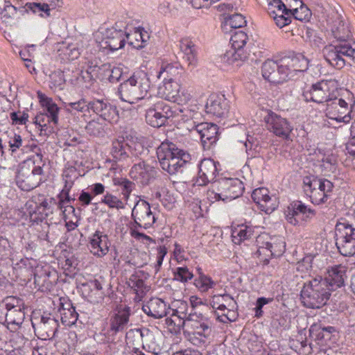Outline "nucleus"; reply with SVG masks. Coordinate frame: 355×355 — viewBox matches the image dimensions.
Returning <instances> with one entry per match:
<instances>
[{
	"label": "nucleus",
	"instance_id": "nucleus-1",
	"mask_svg": "<svg viewBox=\"0 0 355 355\" xmlns=\"http://www.w3.org/2000/svg\"><path fill=\"white\" fill-rule=\"evenodd\" d=\"M326 21L327 31L340 43L325 46L322 54L329 64L340 69L345 65V58L355 59V42L348 41L352 36L349 24L337 11L333 10L328 14Z\"/></svg>",
	"mask_w": 355,
	"mask_h": 355
},
{
	"label": "nucleus",
	"instance_id": "nucleus-2",
	"mask_svg": "<svg viewBox=\"0 0 355 355\" xmlns=\"http://www.w3.org/2000/svg\"><path fill=\"white\" fill-rule=\"evenodd\" d=\"M150 88V80L148 73L139 71L120 85L118 93L122 101L130 104L139 100H143L144 103Z\"/></svg>",
	"mask_w": 355,
	"mask_h": 355
},
{
	"label": "nucleus",
	"instance_id": "nucleus-3",
	"mask_svg": "<svg viewBox=\"0 0 355 355\" xmlns=\"http://www.w3.org/2000/svg\"><path fill=\"white\" fill-rule=\"evenodd\" d=\"M331 292L319 276L304 284L301 291V300L306 308L320 309L327 303Z\"/></svg>",
	"mask_w": 355,
	"mask_h": 355
},
{
	"label": "nucleus",
	"instance_id": "nucleus-4",
	"mask_svg": "<svg viewBox=\"0 0 355 355\" xmlns=\"http://www.w3.org/2000/svg\"><path fill=\"white\" fill-rule=\"evenodd\" d=\"M243 182L239 179L220 178L211 184L207 191L208 199L213 201L235 199L243 194Z\"/></svg>",
	"mask_w": 355,
	"mask_h": 355
},
{
	"label": "nucleus",
	"instance_id": "nucleus-5",
	"mask_svg": "<svg viewBox=\"0 0 355 355\" xmlns=\"http://www.w3.org/2000/svg\"><path fill=\"white\" fill-rule=\"evenodd\" d=\"M302 95L306 102L326 103L327 105L333 98H336V95H338V82L332 79L321 80L304 91Z\"/></svg>",
	"mask_w": 355,
	"mask_h": 355
},
{
	"label": "nucleus",
	"instance_id": "nucleus-6",
	"mask_svg": "<svg viewBox=\"0 0 355 355\" xmlns=\"http://www.w3.org/2000/svg\"><path fill=\"white\" fill-rule=\"evenodd\" d=\"M336 245L339 252L345 257L355 254V228L346 223H338L336 226Z\"/></svg>",
	"mask_w": 355,
	"mask_h": 355
},
{
	"label": "nucleus",
	"instance_id": "nucleus-7",
	"mask_svg": "<svg viewBox=\"0 0 355 355\" xmlns=\"http://www.w3.org/2000/svg\"><path fill=\"white\" fill-rule=\"evenodd\" d=\"M248 40L247 34L242 31H236L231 36L232 49L224 55V58L229 64L243 62L248 58L249 53L244 49ZM236 65L239 66V63H236Z\"/></svg>",
	"mask_w": 355,
	"mask_h": 355
},
{
	"label": "nucleus",
	"instance_id": "nucleus-8",
	"mask_svg": "<svg viewBox=\"0 0 355 355\" xmlns=\"http://www.w3.org/2000/svg\"><path fill=\"white\" fill-rule=\"evenodd\" d=\"M44 165V162L42 166H37L32 169L26 165L21 166L16 176L18 187L23 191H31L37 187L41 181Z\"/></svg>",
	"mask_w": 355,
	"mask_h": 355
},
{
	"label": "nucleus",
	"instance_id": "nucleus-9",
	"mask_svg": "<svg viewBox=\"0 0 355 355\" xmlns=\"http://www.w3.org/2000/svg\"><path fill=\"white\" fill-rule=\"evenodd\" d=\"M193 125L188 129L191 132H196L200 137L202 147L205 150H209L216 143L218 139V127L217 125L210 123H200L196 124L192 121Z\"/></svg>",
	"mask_w": 355,
	"mask_h": 355
},
{
	"label": "nucleus",
	"instance_id": "nucleus-10",
	"mask_svg": "<svg viewBox=\"0 0 355 355\" xmlns=\"http://www.w3.org/2000/svg\"><path fill=\"white\" fill-rule=\"evenodd\" d=\"M268 130L274 135L283 139H288L293 127L286 119L269 110L264 117Z\"/></svg>",
	"mask_w": 355,
	"mask_h": 355
},
{
	"label": "nucleus",
	"instance_id": "nucleus-11",
	"mask_svg": "<svg viewBox=\"0 0 355 355\" xmlns=\"http://www.w3.org/2000/svg\"><path fill=\"white\" fill-rule=\"evenodd\" d=\"M132 216L135 227L144 229L152 227L156 220L155 216L152 212L149 203L145 200L139 201L136 203L132 210Z\"/></svg>",
	"mask_w": 355,
	"mask_h": 355
},
{
	"label": "nucleus",
	"instance_id": "nucleus-12",
	"mask_svg": "<svg viewBox=\"0 0 355 355\" xmlns=\"http://www.w3.org/2000/svg\"><path fill=\"white\" fill-rule=\"evenodd\" d=\"M285 214L287 221L296 225L298 224L299 220H307L312 218L315 216V211L307 207L301 201H294L287 207Z\"/></svg>",
	"mask_w": 355,
	"mask_h": 355
},
{
	"label": "nucleus",
	"instance_id": "nucleus-13",
	"mask_svg": "<svg viewBox=\"0 0 355 355\" xmlns=\"http://www.w3.org/2000/svg\"><path fill=\"white\" fill-rule=\"evenodd\" d=\"M326 111L327 115L336 121L346 123L351 119L348 103L345 100L338 98V95H336V98H333L329 103H327Z\"/></svg>",
	"mask_w": 355,
	"mask_h": 355
},
{
	"label": "nucleus",
	"instance_id": "nucleus-14",
	"mask_svg": "<svg viewBox=\"0 0 355 355\" xmlns=\"http://www.w3.org/2000/svg\"><path fill=\"white\" fill-rule=\"evenodd\" d=\"M230 110L229 101L222 94L213 93L209 95L205 105V111L218 118L225 117Z\"/></svg>",
	"mask_w": 355,
	"mask_h": 355
},
{
	"label": "nucleus",
	"instance_id": "nucleus-15",
	"mask_svg": "<svg viewBox=\"0 0 355 355\" xmlns=\"http://www.w3.org/2000/svg\"><path fill=\"white\" fill-rule=\"evenodd\" d=\"M347 268L342 264L335 265L329 267L327 270L326 276L322 281L325 282L331 291L345 286V282L347 279Z\"/></svg>",
	"mask_w": 355,
	"mask_h": 355
},
{
	"label": "nucleus",
	"instance_id": "nucleus-16",
	"mask_svg": "<svg viewBox=\"0 0 355 355\" xmlns=\"http://www.w3.org/2000/svg\"><path fill=\"white\" fill-rule=\"evenodd\" d=\"M180 91L181 85L178 81H162V84L158 87L159 95L165 100L176 102L190 99V94L184 91L182 92V98Z\"/></svg>",
	"mask_w": 355,
	"mask_h": 355
},
{
	"label": "nucleus",
	"instance_id": "nucleus-17",
	"mask_svg": "<svg viewBox=\"0 0 355 355\" xmlns=\"http://www.w3.org/2000/svg\"><path fill=\"white\" fill-rule=\"evenodd\" d=\"M252 198L258 205L259 209L266 214L272 213L279 205L277 196H269V191L264 187L254 189L252 193Z\"/></svg>",
	"mask_w": 355,
	"mask_h": 355
},
{
	"label": "nucleus",
	"instance_id": "nucleus-18",
	"mask_svg": "<svg viewBox=\"0 0 355 355\" xmlns=\"http://www.w3.org/2000/svg\"><path fill=\"white\" fill-rule=\"evenodd\" d=\"M130 307L121 305L118 307L115 313L110 319L109 333L114 336L118 333H123L128 327L130 316Z\"/></svg>",
	"mask_w": 355,
	"mask_h": 355
},
{
	"label": "nucleus",
	"instance_id": "nucleus-19",
	"mask_svg": "<svg viewBox=\"0 0 355 355\" xmlns=\"http://www.w3.org/2000/svg\"><path fill=\"white\" fill-rule=\"evenodd\" d=\"M32 326L42 339L53 338L58 329V322L53 317L42 315L39 321L32 320Z\"/></svg>",
	"mask_w": 355,
	"mask_h": 355
},
{
	"label": "nucleus",
	"instance_id": "nucleus-20",
	"mask_svg": "<svg viewBox=\"0 0 355 355\" xmlns=\"http://www.w3.org/2000/svg\"><path fill=\"white\" fill-rule=\"evenodd\" d=\"M156 175V169L144 161L135 164L130 171L131 178L141 185L148 184Z\"/></svg>",
	"mask_w": 355,
	"mask_h": 355
},
{
	"label": "nucleus",
	"instance_id": "nucleus-21",
	"mask_svg": "<svg viewBox=\"0 0 355 355\" xmlns=\"http://www.w3.org/2000/svg\"><path fill=\"white\" fill-rule=\"evenodd\" d=\"M120 28L121 26L118 23H116L115 26L106 31V47L112 51L123 48L125 45V38L128 40L130 39V34Z\"/></svg>",
	"mask_w": 355,
	"mask_h": 355
},
{
	"label": "nucleus",
	"instance_id": "nucleus-22",
	"mask_svg": "<svg viewBox=\"0 0 355 355\" xmlns=\"http://www.w3.org/2000/svg\"><path fill=\"white\" fill-rule=\"evenodd\" d=\"M283 68H288V73L291 78L293 73L305 71L309 67V60L302 53H293L281 58Z\"/></svg>",
	"mask_w": 355,
	"mask_h": 355
},
{
	"label": "nucleus",
	"instance_id": "nucleus-23",
	"mask_svg": "<svg viewBox=\"0 0 355 355\" xmlns=\"http://www.w3.org/2000/svg\"><path fill=\"white\" fill-rule=\"evenodd\" d=\"M218 168L216 162L211 159H204L199 165L198 177L196 183L199 186H204L215 181Z\"/></svg>",
	"mask_w": 355,
	"mask_h": 355
},
{
	"label": "nucleus",
	"instance_id": "nucleus-24",
	"mask_svg": "<svg viewBox=\"0 0 355 355\" xmlns=\"http://www.w3.org/2000/svg\"><path fill=\"white\" fill-rule=\"evenodd\" d=\"M178 57L186 63L188 67L193 68L197 64L196 48L194 43L189 38H182L179 41Z\"/></svg>",
	"mask_w": 355,
	"mask_h": 355
},
{
	"label": "nucleus",
	"instance_id": "nucleus-25",
	"mask_svg": "<svg viewBox=\"0 0 355 355\" xmlns=\"http://www.w3.org/2000/svg\"><path fill=\"white\" fill-rule=\"evenodd\" d=\"M107 243V236L103 234L101 232L96 231L90 239V252L95 256L102 257L108 252L109 247Z\"/></svg>",
	"mask_w": 355,
	"mask_h": 355
},
{
	"label": "nucleus",
	"instance_id": "nucleus-26",
	"mask_svg": "<svg viewBox=\"0 0 355 355\" xmlns=\"http://www.w3.org/2000/svg\"><path fill=\"white\" fill-rule=\"evenodd\" d=\"M142 310L148 315L159 319L167 315L169 308H167L166 304L162 300L154 298L151 299L146 305H144Z\"/></svg>",
	"mask_w": 355,
	"mask_h": 355
},
{
	"label": "nucleus",
	"instance_id": "nucleus-27",
	"mask_svg": "<svg viewBox=\"0 0 355 355\" xmlns=\"http://www.w3.org/2000/svg\"><path fill=\"white\" fill-rule=\"evenodd\" d=\"M191 160V155L181 149V152L171 161L161 162V167L163 170L173 175L179 171Z\"/></svg>",
	"mask_w": 355,
	"mask_h": 355
},
{
	"label": "nucleus",
	"instance_id": "nucleus-28",
	"mask_svg": "<svg viewBox=\"0 0 355 355\" xmlns=\"http://www.w3.org/2000/svg\"><path fill=\"white\" fill-rule=\"evenodd\" d=\"M144 105L148 107L155 112H158L162 115L168 119L173 118L175 114L171 107L166 103L163 99H160L157 96H149L145 99Z\"/></svg>",
	"mask_w": 355,
	"mask_h": 355
},
{
	"label": "nucleus",
	"instance_id": "nucleus-29",
	"mask_svg": "<svg viewBox=\"0 0 355 355\" xmlns=\"http://www.w3.org/2000/svg\"><path fill=\"white\" fill-rule=\"evenodd\" d=\"M26 206L30 209L29 214L35 221H42L49 213L52 212L51 207L46 200H42L40 205L33 200H29Z\"/></svg>",
	"mask_w": 355,
	"mask_h": 355
},
{
	"label": "nucleus",
	"instance_id": "nucleus-30",
	"mask_svg": "<svg viewBox=\"0 0 355 355\" xmlns=\"http://www.w3.org/2000/svg\"><path fill=\"white\" fill-rule=\"evenodd\" d=\"M181 152V149L178 148L176 144L170 141H164L157 149V155L159 164L161 162H168L173 159L178 153Z\"/></svg>",
	"mask_w": 355,
	"mask_h": 355
},
{
	"label": "nucleus",
	"instance_id": "nucleus-31",
	"mask_svg": "<svg viewBox=\"0 0 355 355\" xmlns=\"http://www.w3.org/2000/svg\"><path fill=\"white\" fill-rule=\"evenodd\" d=\"M38 98L42 107H44V113L47 114L54 124L58 122L59 107L53 101L52 98L47 97L45 94L38 92Z\"/></svg>",
	"mask_w": 355,
	"mask_h": 355
},
{
	"label": "nucleus",
	"instance_id": "nucleus-32",
	"mask_svg": "<svg viewBox=\"0 0 355 355\" xmlns=\"http://www.w3.org/2000/svg\"><path fill=\"white\" fill-rule=\"evenodd\" d=\"M335 331V328L331 326L324 327L321 323H313L309 328V334L311 338L318 341H327L330 338V335Z\"/></svg>",
	"mask_w": 355,
	"mask_h": 355
},
{
	"label": "nucleus",
	"instance_id": "nucleus-33",
	"mask_svg": "<svg viewBox=\"0 0 355 355\" xmlns=\"http://www.w3.org/2000/svg\"><path fill=\"white\" fill-rule=\"evenodd\" d=\"M130 148L123 139H116L112 141L110 153L114 161H123L129 157Z\"/></svg>",
	"mask_w": 355,
	"mask_h": 355
},
{
	"label": "nucleus",
	"instance_id": "nucleus-34",
	"mask_svg": "<svg viewBox=\"0 0 355 355\" xmlns=\"http://www.w3.org/2000/svg\"><path fill=\"white\" fill-rule=\"evenodd\" d=\"M181 68L178 64H166L162 65L157 78L162 81H176V78L180 74Z\"/></svg>",
	"mask_w": 355,
	"mask_h": 355
},
{
	"label": "nucleus",
	"instance_id": "nucleus-35",
	"mask_svg": "<svg viewBox=\"0 0 355 355\" xmlns=\"http://www.w3.org/2000/svg\"><path fill=\"white\" fill-rule=\"evenodd\" d=\"M62 323L65 326H71L74 324L78 318V314L75 307L69 302L62 305V308L60 309Z\"/></svg>",
	"mask_w": 355,
	"mask_h": 355
},
{
	"label": "nucleus",
	"instance_id": "nucleus-36",
	"mask_svg": "<svg viewBox=\"0 0 355 355\" xmlns=\"http://www.w3.org/2000/svg\"><path fill=\"white\" fill-rule=\"evenodd\" d=\"M58 55L64 61H71L77 59L80 55V49L74 44H62L58 49Z\"/></svg>",
	"mask_w": 355,
	"mask_h": 355
},
{
	"label": "nucleus",
	"instance_id": "nucleus-37",
	"mask_svg": "<svg viewBox=\"0 0 355 355\" xmlns=\"http://www.w3.org/2000/svg\"><path fill=\"white\" fill-rule=\"evenodd\" d=\"M211 305L213 309L225 311L227 309V306L234 309L235 302L229 295H214L211 302Z\"/></svg>",
	"mask_w": 355,
	"mask_h": 355
},
{
	"label": "nucleus",
	"instance_id": "nucleus-38",
	"mask_svg": "<svg viewBox=\"0 0 355 355\" xmlns=\"http://www.w3.org/2000/svg\"><path fill=\"white\" fill-rule=\"evenodd\" d=\"M246 24L245 17L238 13L229 15L225 17V21L223 24V28L227 32L228 28L236 29L241 28Z\"/></svg>",
	"mask_w": 355,
	"mask_h": 355
},
{
	"label": "nucleus",
	"instance_id": "nucleus-39",
	"mask_svg": "<svg viewBox=\"0 0 355 355\" xmlns=\"http://www.w3.org/2000/svg\"><path fill=\"white\" fill-rule=\"evenodd\" d=\"M146 107V121L148 124L154 128H159L166 124L167 118L163 116L158 112H155L148 107Z\"/></svg>",
	"mask_w": 355,
	"mask_h": 355
},
{
	"label": "nucleus",
	"instance_id": "nucleus-40",
	"mask_svg": "<svg viewBox=\"0 0 355 355\" xmlns=\"http://www.w3.org/2000/svg\"><path fill=\"white\" fill-rule=\"evenodd\" d=\"M15 14H17V8L11 4L5 6L3 10L0 11V28H3V26L10 24Z\"/></svg>",
	"mask_w": 355,
	"mask_h": 355
},
{
	"label": "nucleus",
	"instance_id": "nucleus-41",
	"mask_svg": "<svg viewBox=\"0 0 355 355\" xmlns=\"http://www.w3.org/2000/svg\"><path fill=\"white\" fill-rule=\"evenodd\" d=\"M282 65L284 64H282V60L280 58L278 64V67H278V70H275L272 73L268 80L269 82L278 84L291 78L288 73V68H283Z\"/></svg>",
	"mask_w": 355,
	"mask_h": 355
},
{
	"label": "nucleus",
	"instance_id": "nucleus-42",
	"mask_svg": "<svg viewBox=\"0 0 355 355\" xmlns=\"http://www.w3.org/2000/svg\"><path fill=\"white\" fill-rule=\"evenodd\" d=\"M26 6L33 13L38 14L41 17L46 18L51 16L46 3L28 2L26 3Z\"/></svg>",
	"mask_w": 355,
	"mask_h": 355
},
{
	"label": "nucleus",
	"instance_id": "nucleus-43",
	"mask_svg": "<svg viewBox=\"0 0 355 355\" xmlns=\"http://www.w3.org/2000/svg\"><path fill=\"white\" fill-rule=\"evenodd\" d=\"M24 309H15L7 310L6 313V320L8 322L20 324L25 318Z\"/></svg>",
	"mask_w": 355,
	"mask_h": 355
},
{
	"label": "nucleus",
	"instance_id": "nucleus-44",
	"mask_svg": "<svg viewBox=\"0 0 355 355\" xmlns=\"http://www.w3.org/2000/svg\"><path fill=\"white\" fill-rule=\"evenodd\" d=\"M99 116L105 121H107L110 123L116 122L119 119L118 111L116 107L107 103L106 102L102 113Z\"/></svg>",
	"mask_w": 355,
	"mask_h": 355
},
{
	"label": "nucleus",
	"instance_id": "nucleus-45",
	"mask_svg": "<svg viewBox=\"0 0 355 355\" xmlns=\"http://www.w3.org/2000/svg\"><path fill=\"white\" fill-rule=\"evenodd\" d=\"M144 334L140 329H133L126 333V340L132 346H139L142 344Z\"/></svg>",
	"mask_w": 355,
	"mask_h": 355
},
{
	"label": "nucleus",
	"instance_id": "nucleus-46",
	"mask_svg": "<svg viewBox=\"0 0 355 355\" xmlns=\"http://www.w3.org/2000/svg\"><path fill=\"white\" fill-rule=\"evenodd\" d=\"M194 284L201 292H206L212 288L215 283L211 277L200 272V276L195 279Z\"/></svg>",
	"mask_w": 355,
	"mask_h": 355
},
{
	"label": "nucleus",
	"instance_id": "nucleus-47",
	"mask_svg": "<svg viewBox=\"0 0 355 355\" xmlns=\"http://www.w3.org/2000/svg\"><path fill=\"white\" fill-rule=\"evenodd\" d=\"M173 279L186 283L193 277V274L187 266L178 267L173 272Z\"/></svg>",
	"mask_w": 355,
	"mask_h": 355
},
{
	"label": "nucleus",
	"instance_id": "nucleus-48",
	"mask_svg": "<svg viewBox=\"0 0 355 355\" xmlns=\"http://www.w3.org/2000/svg\"><path fill=\"white\" fill-rule=\"evenodd\" d=\"M67 110L69 112L76 111L78 112H85L89 111V102L82 98L76 102L64 103Z\"/></svg>",
	"mask_w": 355,
	"mask_h": 355
},
{
	"label": "nucleus",
	"instance_id": "nucleus-49",
	"mask_svg": "<svg viewBox=\"0 0 355 355\" xmlns=\"http://www.w3.org/2000/svg\"><path fill=\"white\" fill-rule=\"evenodd\" d=\"M85 130L88 134L95 137L103 136L105 133L104 125L95 120L89 121L86 125Z\"/></svg>",
	"mask_w": 355,
	"mask_h": 355
},
{
	"label": "nucleus",
	"instance_id": "nucleus-50",
	"mask_svg": "<svg viewBox=\"0 0 355 355\" xmlns=\"http://www.w3.org/2000/svg\"><path fill=\"white\" fill-rule=\"evenodd\" d=\"M304 192L308 194L309 191L319 190V187H321L320 178L317 177L306 176L303 180Z\"/></svg>",
	"mask_w": 355,
	"mask_h": 355
},
{
	"label": "nucleus",
	"instance_id": "nucleus-51",
	"mask_svg": "<svg viewBox=\"0 0 355 355\" xmlns=\"http://www.w3.org/2000/svg\"><path fill=\"white\" fill-rule=\"evenodd\" d=\"M278 64L279 60L277 61L268 60L265 62H263L261 71L262 76L266 80H269L271 75L275 71V70H278Z\"/></svg>",
	"mask_w": 355,
	"mask_h": 355
},
{
	"label": "nucleus",
	"instance_id": "nucleus-52",
	"mask_svg": "<svg viewBox=\"0 0 355 355\" xmlns=\"http://www.w3.org/2000/svg\"><path fill=\"white\" fill-rule=\"evenodd\" d=\"M101 202L107 205L110 208H116L121 209L124 208L123 202L116 196L107 193L101 200Z\"/></svg>",
	"mask_w": 355,
	"mask_h": 355
},
{
	"label": "nucleus",
	"instance_id": "nucleus-53",
	"mask_svg": "<svg viewBox=\"0 0 355 355\" xmlns=\"http://www.w3.org/2000/svg\"><path fill=\"white\" fill-rule=\"evenodd\" d=\"M69 190L63 189L61 193L58 196L59 200L58 202H55L54 199L51 200V202H53L55 205H57V207L59 210L62 211L66 208V207L71 205V201H74L75 199H71L69 196Z\"/></svg>",
	"mask_w": 355,
	"mask_h": 355
},
{
	"label": "nucleus",
	"instance_id": "nucleus-54",
	"mask_svg": "<svg viewBox=\"0 0 355 355\" xmlns=\"http://www.w3.org/2000/svg\"><path fill=\"white\" fill-rule=\"evenodd\" d=\"M3 303L6 310L15 309H24V303L23 300L15 297L8 296L3 300Z\"/></svg>",
	"mask_w": 355,
	"mask_h": 355
},
{
	"label": "nucleus",
	"instance_id": "nucleus-55",
	"mask_svg": "<svg viewBox=\"0 0 355 355\" xmlns=\"http://www.w3.org/2000/svg\"><path fill=\"white\" fill-rule=\"evenodd\" d=\"M3 303L6 310L15 309H24V303L23 300L15 297L8 296L3 300Z\"/></svg>",
	"mask_w": 355,
	"mask_h": 355
},
{
	"label": "nucleus",
	"instance_id": "nucleus-56",
	"mask_svg": "<svg viewBox=\"0 0 355 355\" xmlns=\"http://www.w3.org/2000/svg\"><path fill=\"white\" fill-rule=\"evenodd\" d=\"M51 87L62 89L66 82L64 73L62 71H54L50 75Z\"/></svg>",
	"mask_w": 355,
	"mask_h": 355
},
{
	"label": "nucleus",
	"instance_id": "nucleus-57",
	"mask_svg": "<svg viewBox=\"0 0 355 355\" xmlns=\"http://www.w3.org/2000/svg\"><path fill=\"white\" fill-rule=\"evenodd\" d=\"M114 184L122 188L123 194L128 198L135 187V184L126 178L114 179Z\"/></svg>",
	"mask_w": 355,
	"mask_h": 355
},
{
	"label": "nucleus",
	"instance_id": "nucleus-58",
	"mask_svg": "<svg viewBox=\"0 0 355 355\" xmlns=\"http://www.w3.org/2000/svg\"><path fill=\"white\" fill-rule=\"evenodd\" d=\"M134 35L135 36H139L141 44L135 45V44H134V42L132 40L129 41V44L133 46L135 48H137V49L143 48L144 46V44L148 42V40L150 38V36H149L148 32L144 31V29L143 28H137L134 32Z\"/></svg>",
	"mask_w": 355,
	"mask_h": 355
},
{
	"label": "nucleus",
	"instance_id": "nucleus-59",
	"mask_svg": "<svg viewBox=\"0 0 355 355\" xmlns=\"http://www.w3.org/2000/svg\"><path fill=\"white\" fill-rule=\"evenodd\" d=\"M12 253V248L9 241L0 236V259H5L8 258Z\"/></svg>",
	"mask_w": 355,
	"mask_h": 355
},
{
	"label": "nucleus",
	"instance_id": "nucleus-60",
	"mask_svg": "<svg viewBox=\"0 0 355 355\" xmlns=\"http://www.w3.org/2000/svg\"><path fill=\"white\" fill-rule=\"evenodd\" d=\"M307 195L311 198L312 202L318 205L325 202L328 197V194L322 191L321 189L309 191Z\"/></svg>",
	"mask_w": 355,
	"mask_h": 355
},
{
	"label": "nucleus",
	"instance_id": "nucleus-61",
	"mask_svg": "<svg viewBox=\"0 0 355 355\" xmlns=\"http://www.w3.org/2000/svg\"><path fill=\"white\" fill-rule=\"evenodd\" d=\"M172 316L177 317V320H171V323H173L175 325H178L179 327H184L187 322H188L187 318L188 316V314L186 312H180L178 310H173V313L171 314Z\"/></svg>",
	"mask_w": 355,
	"mask_h": 355
},
{
	"label": "nucleus",
	"instance_id": "nucleus-62",
	"mask_svg": "<svg viewBox=\"0 0 355 355\" xmlns=\"http://www.w3.org/2000/svg\"><path fill=\"white\" fill-rule=\"evenodd\" d=\"M241 144L243 146L245 147V151L248 155L252 157L254 156L253 151H256V148L258 146V143L254 141V138L252 137L248 136L246 140L245 141H241Z\"/></svg>",
	"mask_w": 355,
	"mask_h": 355
},
{
	"label": "nucleus",
	"instance_id": "nucleus-63",
	"mask_svg": "<svg viewBox=\"0 0 355 355\" xmlns=\"http://www.w3.org/2000/svg\"><path fill=\"white\" fill-rule=\"evenodd\" d=\"M52 122L51 121V119H50V117L44 114V113H40L36 115V116L35 117V121L34 123L38 125L40 128V127H42V128H46L48 127V125Z\"/></svg>",
	"mask_w": 355,
	"mask_h": 355
},
{
	"label": "nucleus",
	"instance_id": "nucleus-64",
	"mask_svg": "<svg viewBox=\"0 0 355 355\" xmlns=\"http://www.w3.org/2000/svg\"><path fill=\"white\" fill-rule=\"evenodd\" d=\"M106 103L103 100H94L89 102V111L91 110L96 114L102 113V110Z\"/></svg>",
	"mask_w": 355,
	"mask_h": 355
}]
</instances>
